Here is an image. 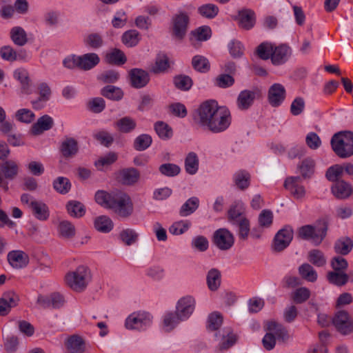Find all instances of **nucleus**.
<instances>
[{
    "instance_id": "1",
    "label": "nucleus",
    "mask_w": 353,
    "mask_h": 353,
    "mask_svg": "<svg viewBox=\"0 0 353 353\" xmlns=\"http://www.w3.org/2000/svg\"><path fill=\"white\" fill-rule=\"evenodd\" d=\"M193 121L199 128L212 133H220L226 130L232 122L230 110L220 107L215 101L203 103L193 115Z\"/></svg>"
},
{
    "instance_id": "25",
    "label": "nucleus",
    "mask_w": 353,
    "mask_h": 353,
    "mask_svg": "<svg viewBox=\"0 0 353 353\" xmlns=\"http://www.w3.org/2000/svg\"><path fill=\"white\" fill-rule=\"evenodd\" d=\"M53 125L52 118L48 114H45L39 117L37 122L32 125L30 131L33 135H39L51 129Z\"/></svg>"
},
{
    "instance_id": "39",
    "label": "nucleus",
    "mask_w": 353,
    "mask_h": 353,
    "mask_svg": "<svg viewBox=\"0 0 353 353\" xmlns=\"http://www.w3.org/2000/svg\"><path fill=\"white\" fill-rule=\"evenodd\" d=\"M94 225L97 231L108 233L112 230L114 224L110 217L101 215L94 219Z\"/></svg>"
},
{
    "instance_id": "58",
    "label": "nucleus",
    "mask_w": 353,
    "mask_h": 353,
    "mask_svg": "<svg viewBox=\"0 0 353 353\" xmlns=\"http://www.w3.org/2000/svg\"><path fill=\"white\" fill-rule=\"evenodd\" d=\"M192 65L194 70L200 72H206L210 68L208 60L201 55H196L192 58Z\"/></svg>"
},
{
    "instance_id": "49",
    "label": "nucleus",
    "mask_w": 353,
    "mask_h": 353,
    "mask_svg": "<svg viewBox=\"0 0 353 353\" xmlns=\"http://www.w3.org/2000/svg\"><path fill=\"white\" fill-rule=\"evenodd\" d=\"M207 284L211 291H216L221 285V272L216 268L211 269L207 274Z\"/></svg>"
},
{
    "instance_id": "62",
    "label": "nucleus",
    "mask_w": 353,
    "mask_h": 353,
    "mask_svg": "<svg viewBox=\"0 0 353 353\" xmlns=\"http://www.w3.org/2000/svg\"><path fill=\"white\" fill-rule=\"evenodd\" d=\"M15 117L21 123H30L34 120L35 114L29 109L21 108L16 112Z\"/></svg>"
},
{
    "instance_id": "32",
    "label": "nucleus",
    "mask_w": 353,
    "mask_h": 353,
    "mask_svg": "<svg viewBox=\"0 0 353 353\" xmlns=\"http://www.w3.org/2000/svg\"><path fill=\"white\" fill-rule=\"evenodd\" d=\"M10 37L12 41L17 46L22 47L25 46L28 41V35L25 30L20 26L13 27L10 32Z\"/></svg>"
},
{
    "instance_id": "4",
    "label": "nucleus",
    "mask_w": 353,
    "mask_h": 353,
    "mask_svg": "<svg viewBox=\"0 0 353 353\" xmlns=\"http://www.w3.org/2000/svg\"><path fill=\"white\" fill-rule=\"evenodd\" d=\"M65 279L66 284L72 290L82 292L91 279L90 271L88 267L79 265L74 271L67 273Z\"/></svg>"
},
{
    "instance_id": "19",
    "label": "nucleus",
    "mask_w": 353,
    "mask_h": 353,
    "mask_svg": "<svg viewBox=\"0 0 353 353\" xmlns=\"http://www.w3.org/2000/svg\"><path fill=\"white\" fill-rule=\"evenodd\" d=\"M290 55V48L286 44H281L279 46H274L270 59L274 65H279L285 63Z\"/></svg>"
},
{
    "instance_id": "38",
    "label": "nucleus",
    "mask_w": 353,
    "mask_h": 353,
    "mask_svg": "<svg viewBox=\"0 0 353 353\" xmlns=\"http://www.w3.org/2000/svg\"><path fill=\"white\" fill-rule=\"evenodd\" d=\"M199 206V200L196 196L188 199L181 207L179 215L181 216H188L193 214Z\"/></svg>"
},
{
    "instance_id": "16",
    "label": "nucleus",
    "mask_w": 353,
    "mask_h": 353,
    "mask_svg": "<svg viewBox=\"0 0 353 353\" xmlns=\"http://www.w3.org/2000/svg\"><path fill=\"white\" fill-rule=\"evenodd\" d=\"M214 336L217 341H220L219 349L221 351L229 349L236 341V336L229 328L216 332Z\"/></svg>"
},
{
    "instance_id": "47",
    "label": "nucleus",
    "mask_w": 353,
    "mask_h": 353,
    "mask_svg": "<svg viewBox=\"0 0 353 353\" xmlns=\"http://www.w3.org/2000/svg\"><path fill=\"white\" fill-rule=\"evenodd\" d=\"M114 195L115 192L109 193L105 190H98L95 193L94 199L99 205L109 209V206L111 205L112 201V197L114 196Z\"/></svg>"
},
{
    "instance_id": "22",
    "label": "nucleus",
    "mask_w": 353,
    "mask_h": 353,
    "mask_svg": "<svg viewBox=\"0 0 353 353\" xmlns=\"http://www.w3.org/2000/svg\"><path fill=\"white\" fill-rule=\"evenodd\" d=\"M19 298L12 291L4 293L0 298V315L5 316L8 314L11 307L17 305Z\"/></svg>"
},
{
    "instance_id": "64",
    "label": "nucleus",
    "mask_w": 353,
    "mask_h": 353,
    "mask_svg": "<svg viewBox=\"0 0 353 353\" xmlns=\"http://www.w3.org/2000/svg\"><path fill=\"white\" fill-rule=\"evenodd\" d=\"M139 237L138 233L132 229H125L121 232L120 238L127 245H131L137 242Z\"/></svg>"
},
{
    "instance_id": "11",
    "label": "nucleus",
    "mask_w": 353,
    "mask_h": 353,
    "mask_svg": "<svg viewBox=\"0 0 353 353\" xmlns=\"http://www.w3.org/2000/svg\"><path fill=\"white\" fill-rule=\"evenodd\" d=\"M301 176H290L284 181V187L296 199H301L305 195V189L301 184Z\"/></svg>"
},
{
    "instance_id": "3",
    "label": "nucleus",
    "mask_w": 353,
    "mask_h": 353,
    "mask_svg": "<svg viewBox=\"0 0 353 353\" xmlns=\"http://www.w3.org/2000/svg\"><path fill=\"white\" fill-rule=\"evenodd\" d=\"M327 229V221L320 220L316 226L305 225L301 227L298 231V236L302 239L310 241L315 245H319L325 237Z\"/></svg>"
},
{
    "instance_id": "44",
    "label": "nucleus",
    "mask_w": 353,
    "mask_h": 353,
    "mask_svg": "<svg viewBox=\"0 0 353 353\" xmlns=\"http://www.w3.org/2000/svg\"><path fill=\"white\" fill-rule=\"evenodd\" d=\"M315 161L308 157L303 159L298 166L301 174V179H310L314 172Z\"/></svg>"
},
{
    "instance_id": "61",
    "label": "nucleus",
    "mask_w": 353,
    "mask_h": 353,
    "mask_svg": "<svg viewBox=\"0 0 353 353\" xmlns=\"http://www.w3.org/2000/svg\"><path fill=\"white\" fill-rule=\"evenodd\" d=\"M310 296V290L305 287L297 288L292 294L294 302L300 304L305 302Z\"/></svg>"
},
{
    "instance_id": "46",
    "label": "nucleus",
    "mask_w": 353,
    "mask_h": 353,
    "mask_svg": "<svg viewBox=\"0 0 353 353\" xmlns=\"http://www.w3.org/2000/svg\"><path fill=\"white\" fill-rule=\"evenodd\" d=\"M140 39V34L136 30H127L121 36L122 43L128 48L136 46Z\"/></svg>"
},
{
    "instance_id": "27",
    "label": "nucleus",
    "mask_w": 353,
    "mask_h": 353,
    "mask_svg": "<svg viewBox=\"0 0 353 353\" xmlns=\"http://www.w3.org/2000/svg\"><path fill=\"white\" fill-rule=\"evenodd\" d=\"M100 62V58L96 53H87L79 56V68L82 70H90Z\"/></svg>"
},
{
    "instance_id": "55",
    "label": "nucleus",
    "mask_w": 353,
    "mask_h": 353,
    "mask_svg": "<svg viewBox=\"0 0 353 353\" xmlns=\"http://www.w3.org/2000/svg\"><path fill=\"white\" fill-rule=\"evenodd\" d=\"M299 273L303 279L310 282H314L317 279V273L313 267L308 264L304 263L299 268Z\"/></svg>"
},
{
    "instance_id": "7",
    "label": "nucleus",
    "mask_w": 353,
    "mask_h": 353,
    "mask_svg": "<svg viewBox=\"0 0 353 353\" xmlns=\"http://www.w3.org/2000/svg\"><path fill=\"white\" fill-rule=\"evenodd\" d=\"M190 23V17L185 12H179L174 14L172 19V34L179 39L182 40L188 31Z\"/></svg>"
},
{
    "instance_id": "40",
    "label": "nucleus",
    "mask_w": 353,
    "mask_h": 353,
    "mask_svg": "<svg viewBox=\"0 0 353 353\" xmlns=\"http://www.w3.org/2000/svg\"><path fill=\"white\" fill-rule=\"evenodd\" d=\"M154 128L159 137L162 140H169L173 136L172 128L163 121H157L154 124Z\"/></svg>"
},
{
    "instance_id": "52",
    "label": "nucleus",
    "mask_w": 353,
    "mask_h": 353,
    "mask_svg": "<svg viewBox=\"0 0 353 353\" xmlns=\"http://www.w3.org/2000/svg\"><path fill=\"white\" fill-rule=\"evenodd\" d=\"M185 168L190 174H194L199 169V158L197 154L191 152H189L185 159Z\"/></svg>"
},
{
    "instance_id": "23",
    "label": "nucleus",
    "mask_w": 353,
    "mask_h": 353,
    "mask_svg": "<svg viewBox=\"0 0 353 353\" xmlns=\"http://www.w3.org/2000/svg\"><path fill=\"white\" fill-rule=\"evenodd\" d=\"M19 165L13 160H6L0 164V173L3 179L8 180L14 179L19 174Z\"/></svg>"
},
{
    "instance_id": "15",
    "label": "nucleus",
    "mask_w": 353,
    "mask_h": 353,
    "mask_svg": "<svg viewBox=\"0 0 353 353\" xmlns=\"http://www.w3.org/2000/svg\"><path fill=\"white\" fill-rule=\"evenodd\" d=\"M194 307V299L190 296H185L178 301L176 312L185 321L192 314Z\"/></svg>"
},
{
    "instance_id": "56",
    "label": "nucleus",
    "mask_w": 353,
    "mask_h": 353,
    "mask_svg": "<svg viewBox=\"0 0 353 353\" xmlns=\"http://www.w3.org/2000/svg\"><path fill=\"white\" fill-rule=\"evenodd\" d=\"M250 174L244 170H240L234 175L236 185L241 190H245L250 185Z\"/></svg>"
},
{
    "instance_id": "8",
    "label": "nucleus",
    "mask_w": 353,
    "mask_h": 353,
    "mask_svg": "<svg viewBox=\"0 0 353 353\" xmlns=\"http://www.w3.org/2000/svg\"><path fill=\"white\" fill-rule=\"evenodd\" d=\"M212 242L221 250H228L234 243V235L225 228L216 230L213 234Z\"/></svg>"
},
{
    "instance_id": "45",
    "label": "nucleus",
    "mask_w": 353,
    "mask_h": 353,
    "mask_svg": "<svg viewBox=\"0 0 353 353\" xmlns=\"http://www.w3.org/2000/svg\"><path fill=\"white\" fill-rule=\"evenodd\" d=\"M244 212L243 205L241 202H235L232 204L228 210V220L233 224L237 222L240 219L245 218L243 215Z\"/></svg>"
},
{
    "instance_id": "6",
    "label": "nucleus",
    "mask_w": 353,
    "mask_h": 353,
    "mask_svg": "<svg viewBox=\"0 0 353 353\" xmlns=\"http://www.w3.org/2000/svg\"><path fill=\"white\" fill-rule=\"evenodd\" d=\"M152 322V316L145 311L134 312L125 319V326L128 330H145Z\"/></svg>"
},
{
    "instance_id": "14",
    "label": "nucleus",
    "mask_w": 353,
    "mask_h": 353,
    "mask_svg": "<svg viewBox=\"0 0 353 353\" xmlns=\"http://www.w3.org/2000/svg\"><path fill=\"white\" fill-rule=\"evenodd\" d=\"M129 77L131 85L135 88H142L150 81L148 72L140 68H133L130 70Z\"/></svg>"
},
{
    "instance_id": "63",
    "label": "nucleus",
    "mask_w": 353,
    "mask_h": 353,
    "mask_svg": "<svg viewBox=\"0 0 353 353\" xmlns=\"http://www.w3.org/2000/svg\"><path fill=\"white\" fill-rule=\"evenodd\" d=\"M159 170L163 175L172 177L180 173L181 168L176 164L168 163L161 165Z\"/></svg>"
},
{
    "instance_id": "41",
    "label": "nucleus",
    "mask_w": 353,
    "mask_h": 353,
    "mask_svg": "<svg viewBox=\"0 0 353 353\" xmlns=\"http://www.w3.org/2000/svg\"><path fill=\"white\" fill-rule=\"evenodd\" d=\"M66 346L70 353H83L85 351L84 341L77 335H72L68 338Z\"/></svg>"
},
{
    "instance_id": "53",
    "label": "nucleus",
    "mask_w": 353,
    "mask_h": 353,
    "mask_svg": "<svg viewBox=\"0 0 353 353\" xmlns=\"http://www.w3.org/2000/svg\"><path fill=\"white\" fill-rule=\"evenodd\" d=\"M232 225L238 227V236L241 240L245 241L248 239L250 232V221L246 218L240 219L237 222Z\"/></svg>"
},
{
    "instance_id": "50",
    "label": "nucleus",
    "mask_w": 353,
    "mask_h": 353,
    "mask_svg": "<svg viewBox=\"0 0 353 353\" xmlns=\"http://www.w3.org/2000/svg\"><path fill=\"white\" fill-rule=\"evenodd\" d=\"M219 12V7L213 3L203 4L198 8V13L203 17L212 19L215 18Z\"/></svg>"
},
{
    "instance_id": "9",
    "label": "nucleus",
    "mask_w": 353,
    "mask_h": 353,
    "mask_svg": "<svg viewBox=\"0 0 353 353\" xmlns=\"http://www.w3.org/2000/svg\"><path fill=\"white\" fill-rule=\"evenodd\" d=\"M293 239V230L290 226H285L276 234L272 245L273 250L277 252L285 250Z\"/></svg>"
},
{
    "instance_id": "18",
    "label": "nucleus",
    "mask_w": 353,
    "mask_h": 353,
    "mask_svg": "<svg viewBox=\"0 0 353 353\" xmlns=\"http://www.w3.org/2000/svg\"><path fill=\"white\" fill-rule=\"evenodd\" d=\"M0 56L2 59L13 62L17 60L26 61L28 53L25 50H20L17 52L12 46H3L0 48Z\"/></svg>"
},
{
    "instance_id": "21",
    "label": "nucleus",
    "mask_w": 353,
    "mask_h": 353,
    "mask_svg": "<svg viewBox=\"0 0 353 353\" xmlns=\"http://www.w3.org/2000/svg\"><path fill=\"white\" fill-rule=\"evenodd\" d=\"M8 261L12 267L20 269L28 264L29 256L21 250H13L8 254Z\"/></svg>"
},
{
    "instance_id": "51",
    "label": "nucleus",
    "mask_w": 353,
    "mask_h": 353,
    "mask_svg": "<svg viewBox=\"0 0 353 353\" xmlns=\"http://www.w3.org/2000/svg\"><path fill=\"white\" fill-rule=\"evenodd\" d=\"M52 185L55 191L61 194L68 193L72 187L70 180L64 176H59L55 179Z\"/></svg>"
},
{
    "instance_id": "33",
    "label": "nucleus",
    "mask_w": 353,
    "mask_h": 353,
    "mask_svg": "<svg viewBox=\"0 0 353 353\" xmlns=\"http://www.w3.org/2000/svg\"><path fill=\"white\" fill-rule=\"evenodd\" d=\"M267 330L272 332L275 338L282 342H286L290 336L287 330L281 325L275 321H270L267 325Z\"/></svg>"
},
{
    "instance_id": "10",
    "label": "nucleus",
    "mask_w": 353,
    "mask_h": 353,
    "mask_svg": "<svg viewBox=\"0 0 353 353\" xmlns=\"http://www.w3.org/2000/svg\"><path fill=\"white\" fill-rule=\"evenodd\" d=\"M332 321L336 329L344 335L349 334L353 330V321L350 319L348 312L345 310L337 312Z\"/></svg>"
},
{
    "instance_id": "29",
    "label": "nucleus",
    "mask_w": 353,
    "mask_h": 353,
    "mask_svg": "<svg viewBox=\"0 0 353 353\" xmlns=\"http://www.w3.org/2000/svg\"><path fill=\"white\" fill-rule=\"evenodd\" d=\"M139 176V171L136 168H130L121 170L118 177L122 184L131 185L138 181Z\"/></svg>"
},
{
    "instance_id": "60",
    "label": "nucleus",
    "mask_w": 353,
    "mask_h": 353,
    "mask_svg": "<svg viewBox=\"0 0 353 353\" xmlns=\"http://www.w3.org/2000/svg\"><path fill=\"white\" fill-rule=\"evenodd\" d=\"M274 46L271 43L263 42L257 47L256 52L259 58L267 60L271 58Z\"/></svg>"
},
{
    "instance_id": "37",
    "label": "nucleus",
    "mask_w": 353,
    "mask_h": 353,
    "mask_svg": "<svg viewBox=\"0 0 353 353\" xmlns=\"http://www.w3.org/2000/svg\"><path fill=\"white\" fill-rule=\"evenodd\" d=\"M105 61L110 64L121 65L127 61V58L123 51L118 48H114L106 54Z\"/></svg>"
},
{
    "instance_id": "36",
    "label": "nucleus",
    "mask_w": 353,
    "mask_h": 353,
    "mask_svg": "<svg viewBox=\"0 0 353 353\" xmlns=\"http://www.w3.org/2000/svg\"><path fill=\"white\" fill-rule=\"evenodd\" d=\"M170 68L169 58L164 54H159L155 59L154 65H152L150 70L154 74H159L165 72Z\"/></svg>"
},
{
    "instance_id": "34",
    "label": "nucleus",
    "mask_w": 353,
    "mask_h": 353,
    "mask_svg": "<svg viewBox=\"0 0 353 353\" xmlns=\"http://www.w3.org/2000/svg\"><path fill=\"white\" fill-rule=\"evenodd\" d=\"M58 234L65 239H72L76 234L75 226L70 221L63 220L57 226Z\"/></svg>"
},
{
    "instance_id": "54",
    "label": "nucleus",
    "mask_w": 353,
    "mask_h": 353,
    "mask_svg": "<svg viewBox=\"0 0 353 353\" xmlns=\"http://www.w3.org/2000/svg\"><path fill=\"white\" fill-rule=\"evenodd\" d=\"M152 143V139L148 134H142L138 136L134 141V148L137 151H143L148 148Z\"/></svg>"
},
{
    "instance_id": "2",
    "label": "nucleus",
    "mask_w": 353,
    "mask_h": 353,
    "mask_svg": "<svg viewBox=\"0 0 353 353\" xmlns=\"http://www.w3.org/2000/svg\"><path fill=\"white\" fill-rule=\"evenodd\" d=\"M330 143L332 149L340 158L346 159L353 155V132H337L332 136Z\"/></svg>"
},
{
    "instance_id": "48",
    "label": "nucleus",
    "mask_w": 353,
    "mask_h": 353,
    "mask_svg": "<svg viewBox=\"0 0 353 353\" xmlns=\"http://www.w3.org/2000/svg\"><path fill=\"white\" fill-rule=\"evenodd\" d=\"M68 214L75 218L82 217L85 213V208L83 203L78 201H70L66 205Z\"/></svg>"
},
{
    "instance_id": "26",
    "label": "nucleus",
    "mask_w": 353,
    "mask_h": 353,
    "mask_svg": "<svg viewBox=\"0 0 353 353\" xmlns=\"http://www.w3.org/2000/svg\"><path fill=\"white\" fill-rule=\"evenodd\" d=\"M256 92L254 90H244L241 91L236 100L239 109L241 110H248L254 103Z\"/></svg>"
},
{
    "instance_id": "24",
    "label": "nucleus",
    "mask_w": 353,
    "mask_h": 353,
    "mask_svg": "<svg viewBox=\"0 0 353 353\" xmlns=\"http://www.w3.org/2000/svg\"><path fill=\"white\" fill-rule=\"evenodd\" d=\"M30 208L34 216L39 221H46L50 216L48 205L41 201H32Z\"/></svg>"
},
{
    "instance_id": "59",
    "label": "nucleus",
    "mask_w": 353,
    "mask_h": 353,
    "mask_svg": "<svg viewBox=\"0 0 353 353\" xmlns=\"http://www.w3.org/2000/svg\"><path fill=\"white\" fill-rule=\"evenodd\" d=\"M173 82L176 88L184 91L189 90L192 85V79L189 76L184 74L174 77Z\"/></svg>"
},
{
    "instance_id": "13",
    "label": "nucleus",
    "mask_w": 353,
    "mask_h": 353,
    "mask_svg": "<svg viewBox=\"0 0 353 353\" xmlns=\"http://www.w3.org/2000/svg\"><path fill=\"white\" fill-rule=\"evenodd\" d=\"M239 27L245 30H251L256 23V15L251 9H243L238 12L236 18Z\"/></svg>"
},
{
    "instance_id": "30",
    "label": "nucleus",
    "mask_w": 353,
    "mask_h": 353,
    "mask_svg": "<svg viewBox=\"0 0 353 353\" xmlns=\"http://www.w3.org/2000/svg\"><path fill=\"white\" fill-rule=\"evenodd\" d=\"M114 126L119 132L128 134L135 130L137 122L130 117H123L114 123Z\"/></svg>"
},
{
    "instance_id": "12",
    "label": "nucleus",
    "mask_w": 353,
    "mask_h": 353,
    "mask_svg": "<svg viewBox=\"0 0 353 353\" xmlns=\"http://www.w3.org/2000/svg\"><path fill=\"white\" fill-rule=\"evenodd\" d=\"M285 95L284 86L280 83H274L268 90V102L272 107H278L284 101Z\"/></svg>"
},
{
    "instance_id": "43",
    "label": "nucleus",
    "mask_w": 353,
    "mask_h": 353,
    "mask_svg": "<svg viewBox=\"0 0 353 353\" xmlns=\"http://www.w3.org/2000/svg\"><path fill=\"white\" fill-rule=\"evenodd\" d=\"M101 94L105 98L112 101H120L123 97V90L113 85H106L101 90Z\"/></svg>"
},
{
    "instance_id": "57",
    "label": "nucleus",
    "mask_w": 353,
    "mask_h": 353,
    "mask_svg": "<svg viewBox=\"0 0 353 353\" xmlns=\"http://www.w3.org/2000/svg\"><path fill=\"white\" fill-rule=\"evenodd\" d=\"M308 260L314 265L323 267L326 263V258L323 252L319 250H312L308 253Z\"/></svg>"
},
{
    "instance_id": "5",
    "label": "nucleus",
    "mask_w": 353,
    "mask_h": 353,
    "mask_svg": "<svg viewBox=\"0 0 353 353\" xmlns=\"http://www.w3.org/2000/svg\"><path fill=\"white\" fill-rule=\"evenodd\" d=\"M109 209L112 210L117 215L123 219L130 217L134 211V206L131 198L128 194L121 191L115 192L112 197L111 205Z\"/></svg>"
},
{
    "instance_id": "17",
    "label": "nucleus",
    "mask_w": 353,
    "mask_h": 353,
    "mask_svg": "<svg viewBox=\"0 0 353 353\" xmlns=\"http://www.w3.org/2000/svg\"><path fill=\"white\" fill-rule=\"evenodd\" d=\"M37 89L39 97L32 100L31 104L34 109L41 110L46 106V103L50 100L52 92L49 85L45 82L39 84Z\"/></svg>"
},
{
    "instance_id": "42",
    "label": "nucleus",
    "mask_w": 353,
    "mask_h": 353,
    "mask_svg": "<svg viewBox=\"0 0 353 353\" xmlns=\"http://www.w3.org/2000/svg\"><path fill=\"white\" fill-rule=\"evenodd\" d=\"M327 279L330 283L336 286L345 285L349 280V275L344 272H329Z\"/></svg>"
},
{
    "instance_id": "28",
    "label": "nucleus",
    "mask_w": 353,
    "mask_h": 353,
    "mask_svg": "<svg viewBox=\"0 0 353 353\" xmlns=\"http://www.w3.org/2000/svg\"><path fill=\"white\" fill-rule=\"evenodd\" d=\"M60 151L65 158H72L79 151L78 142L74 138H66L61 144Z\"/></svg>"
},
{
    "instance_id": "35",
    "label": "nucleus",
    "mask_w": 353,
    "mask_h": 353,
    "mask_svg": "<svg viewBox=\"0 0 353 353\" xmlns=\"http://www.w3.org/2000/svg\"><path fill=\"white\" fill-rule=\"evenodd\" d=\"M352 248L353 241L347 236H343L337 239L334 245L335 252L341 255H347L349 254Z\"/></svg>"
},
{
    "instance_id": "31",
    "label": "nucleus",
    "mask_w": 353,
    "mask_h": 353,
    "mask_svg": "<svg viewBox=\"0 0 353 353\" xmlns=\"http://www.w3.org/2000/svg\"><path fill=\"white\" fill-rule=\"evenodd\" d=\"M332 192L336 198L343 199L351 194L352 187L345 181L340 180L332 187Z\"/></svg>"
},
{
    "instance_id": "20",
    "label": "nucleus",
    "mask_w": 353,
    "mask_h": 353,
    "mask_svg": "<svg viewBox=\"0 0 353 353\" xmlns=\"http://www.w3.org/2000/svg\"><path fill=\"white\" fill-rule=\"evenodd\" d=\"M13 75L21 84V92L25 94H30L32 92V82L28 70L20 68L14 71Z\"/></svg>"
}]
</instances>
